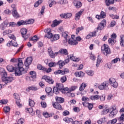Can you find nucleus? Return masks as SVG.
I'll return each mask as SVG.
<instances>
[{"instance_id":"nucleus-62","label":"nucleus","mask_w":124,"mask_h":124,"mask_svg":"<svg viewBox=\"0 0 124 124\" xmlns=\"http://www.w3.org/2000/svg\"><path fill=\"white\" fill-rule=\"evenodd\" d=\"M96 32H97V31H94L90 32V34L91 37H93V36H96Z\"/></svg>"},{"instance_id":"nucleus-45","label":"nucleus","mask_w":124,"mask_h":124,"mask_svg":"<svg viewBox=\"0 0 124 124\" xmlns=\"http://www.w3.org/2000/svg\"><path fill=\"white\" fill-rule=\"evenodd\" d=\"M109 17H110V18H112V19H113L114 20L118 19L120 18V16H119L114 15L113 14L109 15Z\"/></svg>"},{"instance_id":"nucleus-14","label":"nucleus","mask_w":124,"mask_h":124,"mask_svg":"<svg viewBox=\"0 0 124 124\" xmlns=\"http://www.w3.org/2000/svg\"><path fill=\"white\" fill-rule=\"evenodd\" d=\"M52 106L54 107V108L57 109V110H63L62 105L59 104V103H52Z\"/></svg>"},{"instance_id":"nucleus-26","label":"nucleus","mask_w":124,"mask_h":124,"mask_svg":"<svg viewBox=\"0 0 124 124\" xmlns=\"http://www.w3.org/2000/svg\"><path fill=\"white\" fill-rule=\"evenodd\" d=\"M62 35L64 38H65V40L67 41L68 40V38H69V36H68V32H62Z\"/></svg>"},{"instance_id":"nucleus-55","label":"nucleus","mask_w":124,"mask_h":124,"mask_svg":"<svg viewBox=\"0 0 124 124\" xmlns=\"http://www.w3.org/2000/svg\"><path fill=\"white\" fill-rule=\"evenodd\" d=\"M43 116L45 118H51L52 117V114H49L48 112H45L43 113Z\"/></svg>"},{"instance_id":"nucleus-64","label":"nucleus","mask_w":124,"mask_h":124,"mask_svg":"<svg viewBox=\"0 0 124 124\" xmlns=\"http://www.w3.org/2000/svg\"><path fill=\"white\" fill-rule=\"evenodd\" d=\"M72 124H82V123L81 121H73L72 122Z\"/></svg>"},{"instance_id":"nucleus-44","label":"nucleus","mask_w":124,"mask_h":124,"mask_svg":"<svg viewBox=\"0 0 124 124\" xmlns=\"http://www.w3.org/2000/svg\"><path fill=\"white\" fill-rule=\"evenodd\" d=\"M20 32L22 35H24L25 34H27V32H28V30L25 28H22L20 30Z\"/></svg>"},{"instance_id":"nucleus-56","label":"nucleus","mask_w":124,"mask_h":124,"mask_svg":"<svg viewBox=\"0 0 124 124\" xmlns=\"http://www.w3.org/2000/svg\"><path fill=\"white\" fill-rule=\"evenodd\" d=\"M121 61V59L119 58H115L111 61V63H117L118 62H120Z\"/></svg>"},{"instance_id":"nucleus-39","label":"nucleus","mask_w":124,"mask_h":124,"mask_svg":"<svg viewBox=\"0 0 124 124\" xmlns=\"http://www.w3.org/2000/svg\"><path fill=\"white\" fill-rule=\"evenodd\" d=\"M56 87L58 88L61 92L63 89V84L62 83H57L56 84Z\"/></svg>"},{"instance_id":"nucleus-58","label":"nucleus","mask_w":124,"mask_h":124,"mask_svg":"<svg viewBox=\"0 0 124 124\" xmlns=\"http://www.w3.org/2000/svg\"><path fill=\"white\" fill-rule=\"evenodd\" d=\"M41 105L42 108H46L47 107V104L44 101H42L41 102Z\"/></svg>"},{"instance_id":"nucleus-30","label":"nucleus","mask_w":124,"mask_h":124,"mask_svg":"<svg viewBox=\"0 0 124 124\" xmlns=\"http://www.w3.org/2000/svg\"><path fill=\"white\" fill-rule=\"evenodd\" d=\"M61 92H62L61 90H60L58 87H57L56 86L54 87L53 88V93H55V94H59Z\"/></svg>"},{"instance_id":"nucleus-13","label":"nucleus","mask_w":124,"mask_h":124,"mask_svg":"<svg viewBox=\"0 0 124 124\" xmlns=\"http://www.w3.org/2000/svg\"><path fill=\"white\" fill-rule=\"evenodd\" d=\"M46 92L47 93L48 96H53L54 95V93L52 92V88L50 87H47L46 88Z\"/></svg>"},{"instance_id":"nucleus-49","label":"nucleus","mask_w":124,"mask_h":124,"mask_svg":"<svg viewBox=\"0 0 124 124\" xmlns=\"http://www.w3.org/2000/svg\"><path fill=\"white\" fill-rule=\"evenodd\" d=\"M117 122H118V120L117 119V118H115L108 122L107 124H109L110 123V124H115L117 123Z\"/></svg>"},{"instance_id":"nucleus-16","label":"nucleus","mask_w":124,"mask_h":124,"mask_svg":"<svg viewBox=\"0 0 124 124\" xmlns=\"http://www.w3.org/2000/svg\"><path fill=\"white\" fill-rule=\"evenodd\" d=\"M61 18H64V19H69V18H71L72 16V14L71 13H67V14H62L60 15Z\"/></svg>"},{"instance_id":"nucleus-47","label":"nucleus","mask_w":124,"mask_h":124,"mask_svg":"<svg viewBox=\"0 0 124 124\" xmlns=\"http://www.w3.org/2000/svg\"><path fill=\"white\" fill-rule=\"evenodd\" d=\"M37 68L39 69V70H43V71L46 70V68L45 67L42 66L41 64H38L37 65Z\"/></svg>"},{"instance_id":"nucleus-12","label":"nucleus","mask_w":124,"mask_h":124,"mask_svg":"<svg viewBox=\"0 0 124 124\" xmlns=\"http://www.w3.org/2000/svg\"><path fill=\"white\" fill-rule=\"evenodd\" d=\"M9 25V22H7L6 21H4L0 25V30H1L2 31H4V30H5L6 28H8Z\"/></svg>"},{"instance_id":"nucleus-53","label":"nucleus","mask_w":124,"mask_h":124,"mask_svg":"<svg viewBox=\"0 0 124 124\" xmlns=\"http://www.w3.org/2000/svg\"><path fill=\"white\" fill-rule=\"evenodd\" d=\"M100 16L102 19H104L106 17V14L103 11H102L100 13Z\"/></svg>"},{"instance_id":"nucleus-35","label":"nucleus","mask_w":124,"mask_h":124,"mask_svg":"<svg viewBox=\"0 0 124 124\" xmlns=\"http://www.w3.org/2000/svg\"><path fill=\"white\" fill-rule=\"evenodd\" d=\"M29 106H30V107H34V105H35V103L34 102V101L30 98L29 99Z\"/></svg>"},{"instance_id":"nucleus-21","label":"nucleus","mask_w":124,"mask_h":124,"mask_svg":"<svg viewBox=\"0 0 124 124\" xmlns=\"http://www.w3.org/2000/svg\"><path fill=\"white\" fill-rule=\"evenodd\" d=\"M59 54H60V55H64L65 56H67L68 54L67 49L65 48H62L59 50Z\"/></svg>"},{"instance_id":"nucleus-59","label":"nucleus","mask_w":124,"mask_h":124,"mask_svg":"<svg viewBox=\"0 0 124 124\" xmlns=\"http://www.w3.org/2000/svg\"><path fill=\"white\" fill-rule=\"evenodd\" d=\"M70 114V112L68 110H64L62 112V115L64 116H68V115H69Z\"/></svg>"},{"instance_id":"nucleus-34","label":"nucleus","mask_w":124,"mask_h":124,"mask_svg":"<svg viewBox=\"0 0 124 124\" xmlns=\"http://www.w3.org/2000/svg\"><path fill=\"white\" fill-rule=\"evenodd\" d=\"M30 74L31 76V78L32 79H35L36 78V72L34 71H31L30 72Z\"/></svg>"},{"instance_id":"nucleus-23","label":"nucleus","mask_w":124,"mask_h":124,"mask_svg":"<svg viewBox=\"0 0 124 124\" xmlns=\"http://www.w3.org/2000/svg\"><path fill=\"white\" fill-rule=\"evenodd\" d=\"M12 14L13 17H14V18H16V19H17V18H19V17H20V15L18 13V12H17V10H14V11H12Z\"/></svg>"},{"instance_id":"nucleus-29","label":"nucleus","mask_w":124,"mask_h":124,"mask_svg":"<svg viewBox=\"0 0 124 124\" xmlns=\"http://www.w3.org/2000/svg\"><path fill=\"white\" fill-rule=\"evenodd\" d=\"M120 43L121 46L124 47V35H120Z\"/></svg>"},{"instance_id":"nucleus-38","label":"nucleus","mask_w":124,"mask_h":124,"mask_svg":"<svg viewBox=\"0 0 124 124\" xmlns=\"http://www.w3.org/2000/svg\"><path fill=\"white\" fill-rule=\"evenodd\" d=\"M12 30L8 29L6 30L5 31H4L3 32V35L4 36L5 35H6L7 34H9V33H12Z\"/></svg>"},{"instance_id":"nucleus-8","label":"nucleus","mask_w":124,"mask_h":124,"mask_svg":"<svg viewBox=\"0 0 124 124\" xmlns=\"http://www.w3.org/2000/svg\"><path fill=\"white\" fill-rule=\"evenodd\" d=\"M112 111L109 113V117L110 118H114L116 115H117L118 113V110L116 108V107H111Z\"/></svg>"},{"instance_id":"nucleus-25","label":"nucleus","mask_w":124,"mask_h":124,"mask_svg":"<svg viewBox=\"0 0 124 124\" xmlns=\"http://www.w3.org/2000/svg\"><path fill=\"white\" fill-rule=\"evenodd\" d=\"M74 4L77 8H80L82 6V3L79 1L75 0L74 1Z\"/></svg>"},{"instance_id":"nucleus-42","label":"nucleus","mask_w":124,"mask_h":124,"mask_svg":"<svg viewBox=\"0 0 124 124\" xmlns=\"http://www.w3.org/2000/svg\"><path fill=\"white\" fill-rule=\"evenodd\" d=\"M86 87H87V84L86 83H82L79 87V91H84Z\"/></svg>"},{"instance_id":"nucleus-10","label":"nucleus","mask_w":124,"mask_h":124,"mask_svg":"<svg viewBox=\"0 0 124 124\" xmlns=\"http://www.w3.org/2000/svg\"><path fill=\"white\" fill-rule=\"evenodd\" d=\"M42 79H44V80H45V81H46V82L48 83V84H53L54 83V80L53 79H52V78H50L49 76H44L42 77Z\"/></svg>"},{"instance_id":"nucleus-19","label":"nucleus","mask_w":124,"mask_h":124,"mask_svg":"<svg viewBox=\"0 0 124 124\" xmlns=\"http://www.w3.org/2000/svg\"><path fill=\"white\" fill-rule=\"evenodd\" d=\"M62 23V21L57 20V19L54 20L53 21V23L51 24L52 28H55V27H57L58 25H60Z\"/></svg>"},{"instance_id":"nucleus-24","label":"nucleus","mask_w":124,"mask_h":124,"mask_svg":"<svg viewBox=\"0 0 124 124\" xmlns=\"http://www.w3.org/2000/svg\"><path fill=\"white\" fill-rule=\"evenodd\" d=\"M65 64V63H64V62H63L62 60L58 61V62L57 63V65H59V69H62V67H63V66Z\"/></svg>"},{"instance_id":"nucleus-33","label":"nucleus","mask_w":124,"mask_h":124,"mask_svg":"<svg viewBox=\"0 0 124 124\" xmlns=\"http://www.w3.org/2000/svg\"><path fill=\"white\" fill-rule=\"evenodd\" d=\"M63 121L65 122V123H72L73 122V119L72 118H68V117H65L63 118Z\"/></svg>"},{"instance_id":"nucleus-46","label":"nucleus","mask_w":124,"mask_h":124,"mask_svg":"<svg viewBox=\"0 0 124 124\" xmlns=\"http://www.w3.org/2000/svg\"><path fill=\"white\" fill-rule=\"evenodd\" d=\"M67 80V78H66V76H63L60 79V81L62 83H65Z\"/></svg>"},{"instance_id":"nucleus-31","label":"nucleus","mask_w":124,"mask_h":124,"mask_svg":"<svg viewBox=\"0 0 124 124\" xmlns=\"http://www.w3.org/2000/svg\"><path fill=\"white\" fill-rule=\"evenodd\" d=\"M15 96H16V94H14V97L16 99V103L17 106H19V107H20L21 106V104H20V102H21V100L20 99V98H16Z\"/></svg>"},{"instance_id":"nucleus-3","label":"nucleus","mask_w":124,"mask_h":124,"mask_svg":"<svg viewBox=\"0 0 124 124\" xmlns=\"http://www.w3.org/2000/svg\"><path fill=\"white\" fill-rule=\"evenodd\" d=\"M108 86H109V83H108V82L104 81L98 86V89L102 91L103 90H109Z\"/></svg>"},{"instance_id":"nucleus-1","label":"nucleus","mask_w":124,"mask_h":124,"mask_svg":"<svg viewBox=\"0 0 124 124\" xmlns=\"http://www.w3.org/2000/svg\"><path fill=\"white\" fill-rule=\"evenodd\" d=\"M17 68L13 67L12 65H8L7 66L6 68L9 72H15L16 76H21L25 73H27V71L24 69V63L22 59L19 58L17 61Z\"/></svg>"},{"instance_id":"nucleus-63","label":"nucleus","mask_w":124,"mask_h":124,"mask_svg":"<svg viewBox=\"0 0 124 124\" xmlns=\"http://www.w3.org/2000/svg\"><path fill=\"white\" fill-rule=\"evenodd\" d=\"M8 101L7 100H0V104L3 105V104H7Z\"/></svg>"},{"instance_id":"nucleus-7","label":"nucleus","mask_w":124,"mask_h":124,"mask_svg":"<svg viewBox=\"0 0 124 124\" xmlns=\"http://www.w3.org/2000/svg\"><path fill=\"white\" fill-rule=\"evenodd\" d=\"M31 62H32V57H28L24 62V65L26 67H27V68H30V65L31 64Z\"/></svg>"},{"instance_id":"nucleus-9","label":"nucleus","mask_w":124,"mask_h":124,"mask_svg":"<svg viewBox=\"0 0 124 124\" xmlns=\"http://www.w3.org/2000/svg\"><path fill=\"white\" fill-rule=\"evenodd\" d=\"M109 83L113 88H117L118 87V82L116 81V79L113 78H109Z\"/></svg>"},{"instance_id":"nucleus-2","label":"nucleus","mask_w":124,"mask_h":124,"mask_svg":"<svg viewBox=\"0 0 124 124\" xmlns=\"http://www.w3.org/2000/svg\"><path fill=\"white\" fill-rule=\"evenodd\" d=\"M101 51L105 56H107L109 55V54H111V50L110 49L109 46L105 44L101 46Z\"/></svg>"},{"instance_id":"nucleus-41","label":"nucleus","mask_w":124,"mask_h":124,"mask_svg":"<svg viewBox=\"0 0 124 124\" xmlns=\"http://www.w3.org/2000/svg\"><path fill=\"white\" fill-rule=\"evenodd\" d=\"M70 60H71V61H73V62H77L80 61L79 58H77L74 56L70 57Z\"/></svg>"},{"instance_id":"nucleus-32","label":"nucleus","mask_w":124,"mask_h":124,"mask_svg":"<svg viewBox=\"0 0 124 124\" xmlns=\"http://www.w3.org/2000/svg\"><path fill=\"white\" fill-rule=\"evenodd\" d=\"M24 25H27V22L24 20H21L20 21H18L16 25L17 27H20V26H23Z\"/></svg>"},{"instance_id":"nucleus-15","label":"nucleus","mask_w":124,"mask_h":124,"mask_svg":"<svg viewBox=\"0 0 124 124\" xmlns=\"http://www.w3.org/2000/svg\"><path fill=\"white\" fill-rule=\"evenodd\" d=\"M83 12H84V10H81L80 11L78 12L77 14H76L75 19L76 21H78V20H80L81 15L83 14Z\"/></svg>"},{"instance_id":"nucleus-28","label":"nucleus","mask_w":124,"mask_h":124,"mask_svg":"<svg viewBox=\"0 0 124 124\" xmlns=\"http://www.w3.org/2000/svg\"><path fill=\"white\" fill-rule=\"evenodd\" d=\"M30 91H37V87L33 86H29L26 89V91L30 92Z\"/></svg>"},{"instance_id":"nucleus-22","label":"nucleus","mask_w":124,"mask_h":124,"mask_svg":"<svg viewBox=\"0 0 124 124\" xmlns=\"http://www.w3.org/2000/svg\"><path fill=\"white\" fill-rule=\"evenodd\" d=\"M55 99L57 103H63L64 102V99L61 97H55Z\"/></svg>"},{"instance_id":"nucleus-18","label":"nucleus","mask_w":124,"mask_h":124,"mask_svg":"<svg viewBox=\"0 0 124 124\" xmlns=\"http://www.w3.org/2000/svg\"><path fill=\"white\" fill-rule=\"evenodd\" d=\"M115 0H105V3L107 6H110L112 4H114Z\"/></svg>"},{"instance_id":"nucleus-43","label":"nucleus","mask_w":124,"mask_h":124,"mask_svg":"<svg viewBox=\"0 0 124 124\" xmlns=\"http://www.w3.org/2000/svg\"><path fill=\"white\" fill-rule=\"evenodd\" d=\"M42 2H43V0H38L36 2H35L34 5V7H38L39 4H41Z\"/></svg>"},{"instance_id":"nucleus-50","label":"nucleus","mask_w":124,"mask_h":124,"mask_svg":"<svg viewBox=\"0 0 124 124\" xmlns=\"http://www.w3.org/2000/svg\"><path fill=\"white\" fill-rule=\"evenodd\" d=\"M57 65L56 62H51L48 63L49 67H55Z\"/></svg>"},{"instance_id":"nucleus-61","label":"nucleus","mask_w":124,"mask_h":124,"mask_svg":"<svg viewBox=\"0 0 124 124\" xmlns=\"http://www.w3.org/2000/svg\"><path fill=\"white\" fill-rule=\"evenodd\" d=\"M67 95L69 97H74L75 96V93H67Z\"/></svg>"},{"instance_id":"nucleus-5","label":"nucleus","mask_w":124,"mask_h":124,"mask_svg":"<svg viewBox=\"0 0 124 124\" xmlns=\"http://www.w3.org/2000/svg\"><path fill=\"white\" fill-rule=\"evenodd\" d=\"M6 75H7V74L6 73H5V76L2 77V80L3 81V82H5L6 85L8 83H10L11 82H12V80H13V78L6 77H5V76H6Z\"/></svg>"},{"instance_id":"nucleus-6","label":"nucleus","mask_w":124,"mask_h":124,"mask_svg":"<svg viewBox=\"0 0 124 124\" xmlns=\"http://www.w3.org/2000/svg\"><path fill=\"white\" fill-rule=\"evenodd\" d=\"M106 26V20L105 19H103L101 23L98 24L97 27V31H102L104 29V27Z\"/></svg>"},{"instance_id":"nucleus-57","label":"nucleus","mask_w":124,"mask_h":124,"mask_svg":"<svg viewBox=\"0 0 124 124\" xmlns=\"http://www.w3.org/2000/svg\"><path fill=\"white\" fill-rule=\"evenodd\" d=\"M3 111L5 113H8L10 111V108L9 107H5L3 108Z\"/></svg>"},{"instance_id":"nucleus-54","label":"nucleus","mask_w":124,"mask_h":124,"mask_svg":"<svg viewBox=\"0 0 124 124\" xmlns=\"http://www.w3.org/2000/svg\"><path fill=\"white\" fill-rule=\"evenodd\" d=\"M84 30V27H78L76 29V34H78L81 31H83Z\"/></svg>"},{"instance_id":"nucleus-37","label":"nucleus","mask_w":124,"mask_h":124,"mask_svg":"<svg viewBox=\"0 0 124 124\" xmlns=\"http://www.w3.org/2000/svg\"><path fill=\"white\" fill-rule=\"evenodd\" d=\"M52 37L53 40H51L52 42H53V41H55L56 40L60 39V35L58 34H55L52 36Z\"/></svg>"},{"instance_id":"nucleus-17","label":"nucleus","mask_w":124,"mask_h":124,"mask_svg":"<svg viewBox=\"0 0 124 124\" xmlns=\"http://www.w3.org/2000/svg\"><path fill=\"white\" fill-rule=\"evenodd\" d=\"M109 111H110L109 109L107 107V106L106 105L103 110L101 111V115H106L109 113Z\"/></svg>"},{"instance_id":"nucleus-48","label":"nucleus","mask_w":124,"mask_h":124,"mask_svg":"<svg viewBox=\"0 0 124 124\" xmlns=\"http://www.w3.org/2000/svg\"><path fill=\"white\" fill-rule=\"evenodd\" d=\"M102 60L99 58V56H98V58L97 59V62L96 64V67H98L99 66V64H100V62H101Z\"/></svg>"},{"instance_id":"nucleus-27","label":"nucleus","mask_w":124,"mask_h":124,"mask_svg":"<svg viewBox=\"0 0 124 124\" xmlns=\"http://www.w3.org/2000/svg\"><path fill=\"white\" fill-rule=\"evenodd\" d=\"M65 73V72H64L62 70H58L54 72V74L55 75H59L60 74H61V75H64Z\"/></svg>"},{"instance_id":"nucleus-36","label":"nucleus","mask_w":124,"mask_h":124,"mask_svg":"<svg viewBox=\"0 0 124 124\" xmlns=\"http://www.w3.org/2000/svg\"><path fill=\"white\" fill-rule=\"evenodd\" d=\"M26 111L30 113L31 116H33V115H34V111H33V109L32 108H26Z\"/></svg>"},{"instance_id":"nucleus-60","label":"nucleus","mask_w":124,"mask_h":124,"mask_svg":"<svg viewBox=\"0 0 124 124\" xmlns=\"http://www.w3.org/2000/svg\"><path fill=\"white\" fill-rule=\"evenodd\" d=\"M73 111H74L76 113H79L80 111V108L79 107H74L73 108Z\"/></svg>"},{"instance_id":"nucleus-11","label":"nucleus","mask_w":124,"mask_h":124,"mask_svg":"<svg viewBox=\"0 0 124 124\" xmlns=\"http://www.w3.org/2000/svg\"><path fill=\"white\" fill-rule=\"evenodd\" d=\"M67 42H68L70 45H77V44H78V42H77L76 39L72 38H68Z\"/></svg>"},{"instance_id":"nucleus-20","label":"nucleus","mask_w":124,"mask_h":124,"mask_svg":"<svg viewBox=\"0 0 124 124\" xmlns=\"http://www.w3.org/2000/svg\"><path fill=\"white\" fill-rule=\"evenodd\" d=\"M83 106H88L89 110H92L93 108V104L90 103H82Z\"/></svg>"},{"instance_id":"nucleus-51","label":"nucleus","mask_w":124,"mask_h":124,"mask_svg":"<svg viewBox=\"0 0 124 124\" xmlns=\"http://www.w3.org/2000/svg\"><path fill=\"white\" fill-rule=\"evenodd\" d=\"M109 44H111V45H114V43H115L116 41H115V40L110 38L108 39V40Z\"/></svg>"},{"instance_id":"nucleus-40","label":"nucleus","mask_w":124,"mask_h":124,"mask_svg":"<svg viewBox=\"0 0 124 124\" xmlns=\"http://www.w3.org/2000/svg\"><path fill=\"white\" fill-rule=\"evenodd\" d=\"M100 98V96L97 95H93L90 97L92 100H98V99H99Z\"/></svg>"},{"instance_id":"nucleus-4","label":"nucleus","mask_w":124,"mask_h":124,"mask_svg":"<svg viewBox=\"0 0 124 124\" xmlns=\"http://www.w3.org/2000/svg\"><path fill=\"white\" fill-rule=\"evenodd\" d=\"M45 32H46V34L45 35V38H52L53 37V33L51 32L52 31V30L50 28H47V29H45L44 31Z\"/></svg>"},{"instance_id":"nucleus-52","label":"nucleus","mask_w":124,"mask_h":124,"mask_svg":"<svg viewBox=\"0 0 124 124\" xmlns=\"http://www.w3.org/2000/svg\"><path fill=\"white\" fill-rule=\"evenodd\" d=\"M26 22V25H30L31 24H33L34 23V20L31 19H29L28 20H25Z\"/></svg>"}]
</instances>
